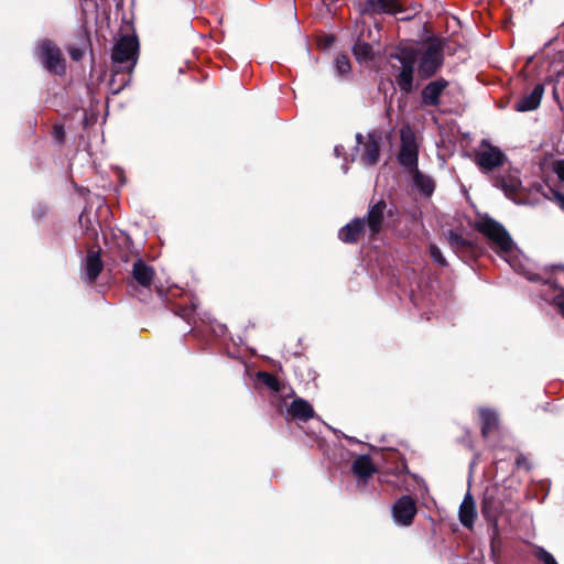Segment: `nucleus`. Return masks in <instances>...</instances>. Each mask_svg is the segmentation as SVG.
<instances>
[{"label": "nucleus", "mask_w": 564, "mask_h": 564, "mask_svg": "<svg viewBox=\"0 0 564 564\" xmlns=\"http://www.w3.org/2000/svg\"><path fill=\"white\" fill-rule=\"evenodd\" d=\"M474 228L500 251L509 252L512 250L513 241L510 234L496 219L485 215L475 223Z\"/></svg>", "instance_id": "1"}, {"label": "nucleus", "mask_w": 564, "mask_h": 564, "mask_svg": "<svg viewBox=\"0 0 564 564\" xmlns=\"http://www.w3.org/2000/svg\"><path fill=\"white\" fill-rule=\"evenodd\" d=\"M139 54V41L135 35H123L113 45L111 59L112 68L133 72Z\"/></svg>", "instance_id": "2"}, {"label": "nucleus", "mask_w": 564, "mask_h": 564, "mask_svg": "<svg viewBox=\"0 0 564 564\" xmlns=\"http://www.w3.org/2000/svg\"><path fill=\"white\" fill-rule=\"evenodd\" d=\"M417 54L419 52L414 47H402L391 55L401 64L400 72L395 75V83L404 95L411 94L414 89L413 82Z\"/></svg>", "instance_id": "3"}, {"label": "nucleus", "mask_w": 564, "mask_h": 564, "mask_svg": "<svg viewBox=\"0 0 564 564\" xmlns=\"http://www.w3.org/2000/svg\"><path fill=\"white\" fill-rule=\"evenodd\" d=\"M156 292L169 311L188 324L192 322L195 316L196 305L187 295H182L178 289L164 291L162 288H156Z\"/></svg>", "instance_id": "4"}, {"label": "nucleus", "mask_w": 564, "mask_h": 564, "mask_svg": "<svg viewBox=\"0 0 564 564\" xmlns=\"http://www.w3.org/2000/svg\"><path fill=\"white\" fill-rule=\"evenodd\" d=\"M443 40L433 37L419 59L417 72L421 79L432 78L444 64Z\"/></svg>", "instance_id": "5"}, {"label": "nucleus", "mask_w": 564, "mask_h": 564, "mask_svg": "<svg viewBox=\"0 0 564 564\" xmlns=\"http://www.w3.org/2000/svg\"><path fill=\"white\" fill-rule=\"evenodd\" d=\"M37 57L43 67L51 74L63 76L66 73V59L62 50L51 40L45 39L40 42Z\"/></svg>", "instance_id": "6"}, {"label": "nucleus", "mask_w": 564, "mask_h": 564, "mask_svg": "<svg viewBox=\"0 0 564 564\" xmlns=\"http://www.w3.org/2000/svg\"><path fill=\"white\" fill-rule=\"evenodd\" d=\"M507 155L488 139H482L479 149L474 152V162L484 173L491 172L505 164Z\"/></svg>", "instance_id": "7"}, {"label": "nucleus", "mask_w": 564, "mask_h": 564, "mask_svg": "<svg viewBox=\"0 0 564 564\" xmlns=\"http://www.w3.org/2000/svg\"><path fill=\"white\" fill-rule=\"evenodd\" d=\"M401 148L398 154V162L406 171L416 170L419 162V145L416 138L409 126L403 127L400 132Z\"/></svg>", "instance_id": "8"}, {"label": "nucleus", "mask_w": 564, "mask_h": 564, "mask_svg": "<svg viewBox=\"0 0 564 564\" xmlns=\"http://www.w3.org/2000/svg\"><path fill=\"white\" fill-rule=\"evenodd\" d=\"M388 205L383 198L376 202L372 199L369 203L367 214L361 219H365V226L369 231V238L376 239L384 228L386 209Z\"/></svg>", "instance_id": "9"}, {"label": "nucleus", "mask_w": 564, "mask_h": 564, "mask_svg": "<svg viewBox=\"0 0 564 564\" xmlns=\"http://www.w3.org/2000/svg\"><path fill=\"white\" fill-rule=\"evenodd\" d=\"M446 238L452 250L464 261L476 260L482 253V249L475 241L464 238L453 229L447 231Z\"/></svg>", "instance_id": "10"}, {"label": "nucleus", "mask_w": 564, "mask_h": 564, "mask_svg": "<svg viewBox=\"0 0 564 564\" xmlns=\"http://www.w3.org/2000/svg\"><path fill=\"white\" fill-rule=\"evenodd\" d=\"M405 11L401 0H364L359 4L361 15H397Z\"/></svg>", "instance_id": "11"}, {"label": "nucleus", "mask_w": 564, "mask_h": 564, "mask_svg": "<svg viewBox=\"0 0 564 564\" xmlns=\"http://www.w3.org/2000/svg\"><path fill=\"white\" fill-rule=\"evenodd\" d=\"M391 513L397 524L410 527L417 513L416 500L412 496H401L392 505Z\"/></svg>", "instance_id": "12"}, {"label": "nucleus", "mask_w": 564, "mask_h": 564, "mask_svg": "<svg viewBox=\"0 0 564 564\" xmlns=\"http://www.w3.org/2000/svg\"><path fill=\"white\" fill-rule=\"evenodd\" d=\"M503 503L498 496L497 488H487L481 500V514L487 522L497 525L498 518L502 513Z\"/></svg>", "instance_id": "13"}, {"label": "nucleus", "mask_w": 564, "mask_h": 564, "mask_svg": "<svg viewBox=\"0 0 564 564\" xmlns=\"http://www.w3.org/2000/svg\"><path fill=\"white\" fill-rule=\"evenodd\" d=\"M448 85V80L444 77L430 82L421 91L422 106L438 107L441 105V96Z\"/></svg>", "instance_id": "14"}, {"label": "nucleus", "mask_w": 564, "mask_h": 564, "mask_svg": "<svg viewBox=\"0 0 564 564\" xmlns=\"http://www.w3.org/2000/svg\"><path fill=\"white\" fill-rule=\"evenodd\" d=\"M365 219L356 217L338 230V239L346 245H357L366 232Z\"/></svg>", "instance_id": "15"}, {"label": "nucleus", "mask_w": 564, "mask_h": 564, "mask_svg": "<svg viewBox=\"0 0 564 564\" xmlns=\"http://www.w3.org/2000/svg\"><path fill=\"white\" fill-rule=\"evenodd\" d=\"M382 135L379 131L369 132L362 147L361 160L367 165H375L380 159Z\"/></svg>", "instance_id": "16"}, {"label": "nucleus", "mask_w": 564, "mask_h": 564, "mask_svg": "<svg viewBox=\"0 0 564 564\" xmlns=\"http://www.w3.org/2000/svg\"><path fill=\"white\" fill-rule=\"evenodd\" d=\"M104 270V262L100 256V248L89 249L85 260V278L89 284H94Z\"/></svg>", "instance_id": "17"}, {"label": "nucleus", "mask_w": 564, "mask_h": 564, "mask_svg": "<svg viewBox=\"0 0 564 564\" xmlns=\"http://www.w3.org/2000/svg\"><path fill=\"white\" fill-rule=\"evenodd\" d=\"M544 94V85L536 84L532 91L522 96L514 105L513 109L518 112H527L535 110L542 100Z\"/></svg>", "instance_id": "18"}, {"label": "nucleus", "mask_w": 564, "mask_h": 564, "mask_svg": "<svg viewBox=\"0 0 564 564\" xmlns=\"http://www.w3.org/2000/svg\"><path fill=\"white\" fill-rule=\"evenodd\" d=\"M132 278L142 288L149 289L153 282L155 271L143 259L137 258L132 264Z\"/></svg>", "instance_id": "19"}, {"label": "nucleus", "mask_w": 564, "mask_h": 564, "mask_svg": "<svg viewBox=\"0 0 564 564\" xmlns=\"http://www.w3.org/2000/svg\"><path fill=\"white\" fill-rule=\"evenodd\" d=\"M288 415L293 420L306 422L315 415L311 403L302 398H295L288 406Z\"/></svg>", "instance_id": "20"}, {"label": "nucleus", "mask_w": 564, "mask_h": 564, "mask_svg": "<svg viewBox=\"0 0 564 564\" xmlns=\"http://www.w3.org/2000/svg\"><path fill=\"white\" fill-rule=\"evenodd\" d=\"M476 514L477 513H476L475 500H474V497L471 496V494L468 491L465 495V497L459 506V512H458L459 521L465 528L470 529L474 525Z\"/></svg>", "instance_id": "21"}, {"label": "nucleus", "mask_w": 564, "mask_h": 564, "mask_svg": "<svg viewBox=\"0 0 564 564\" xmlns=\"http://www.w3.org/2000/svg\"><path fill=\"white\" fill-rule=\"evenodd\" d=\"M351 471L360 480L366 481L377 473V467L369 455H359L352 463Z\"/></svg>", "instance_id": "22"}, {"label": "nucleus", "mask_w": 564, "mask_h": 564, "mask_svg": "<svg viewBox=\"0 0 564 564\" xmlns=\"http://www.w3.org/2000/svg\"><path fill=\"white\" fill-rule=\"evenodd\" d=\"M408 172L412 175L413 183L420 189V192L426 197L432 196L435 191L434 180L431 176L423 174L419 167Z\"/></svg>", "instance_id": "23"}, {"label": "nucleus", "mask_w": 564, "mask_h": 564, "mask_svg": "<svg viewBox=\"0 0 564 564\" xmlns=\"http://www.w3.org/2000/svg\"><path fill=\"white\" fill-rule=\"evenodd\" d=\"M494 185L500 188L508 197L516 195L520 188L521 182L513 175H498L494 178Z\"/></svg>", "instance_id": "24"}, {"label": "nucleus", "mask_w": 564, "mask_h": 564, "mask_svg": "<svg viewBox=\"0 0 564 564\" xmlns=\"http://www.w3.org/2000/svg\"><path fill=\"white\" fill-rule=\"evenodd\" d=\"M131 74L132 72L123 70L120 68H112V74L109 80V87L112 94H119L130 84Z\"/></svg>", "instance_id": "25"}, {"label": "nucleus", "mask_w": 564, "mask_h": 564, "mask_svg": "<svg viewBox=\"0 0 564 564\" xmlns=\"http://www.w3.org/2000/svg\"><path fill=\"white\" fill-rule=\"evenodd\" d=\"M481 435L487 438L492 432L498 429L497 413L489 409L480 410Z\"/></svg>", "instance_id": "26"}, {"label": "nucleus", "mask_w": 564, "mask_h": 564, "mask_svg": "<svg viewBox=\"0 0 564 564\" xmlns=\"http://www.w3.org/2000/svg\"><path fill=\"white\" fill-rule=\"evenodd\" d=\"M352 54L359 63L371 62L376 57L372 45L360 40L354 44Z\"/></svg>", "instance_id": "27"}, {"label": "nucleus", "mask_w": 564, "mask_h": 564, "mask_svg": "<svg viewBox=\"0 0 564 564\" xmlns=\"http://www.w3.org/2000/svg\"><path fill=\"white\" fill-rule=\"evenodd\" d=\"M117 247L118 250L116 253L118 258L124 263L130 261L132 254L135 253V256H138V253L133 250V242L129 236L122 237L121 242H118Z\"/></svg>", "instance_id": "28"}, {"label": "nucleus", "mask_w": 564, "mask_h": 564, "mask_svg": "<svg viewBox=\"0 0 564 564\" xmlns=\"http://www.w3.org/2000/svg\"><path fill=\"white\" fill-rule=\"evenodd\" d=\"M257 378L260 383H262L273 392L282 391V383L275 375L267 371H259L257 373Z\"/></svg>", "instance_id": "29"}, {"label": "nucleus", "mask_w": 564, "mask_h": 564, "mask_svg": "<svg viewBox=\"0 0 564 564\" xmlns=\"http://www.w3.org/2000/svg\"><path fill=\"white\" fill-rule=\"evenodd\" d=\"M335 67H336L338 75H340V76L348 75L351 70V65H350V61H349L348 56H346L344 54L338 55L335 61Z\"/></svg>", "instance_id": "30"}, {"label": "nucleus", "mask_w": 564, "mask_h": 564, "mask_svg": "<svg viewBox=\"0 0 564 564\" xmlns=\"http://www.w3.org/2000/svg\"><path fill=\"white\" fill-rule=\"evenodd\" d=\"M429 254H430L431 259L440 267H447L448 263H447L445 257L443 256L441 249L436 245H434V243L430 245Z\"/></svg>", "instance_id": "31"}, {"label": "nucleus", "mask_w": 564, "mask_h": 564, "mask_svg": "<svg viewBox=\"0 0 564 564\" xmlns=\"http://www.w3.org/2000/svg\"><path fill=\"white\" fill-rule=\"evenodd\" d=\"M51 134L57 144H64L66 140L65 129L62 124L55 123L52 127Z\"/></svg>", "instance_id": "32"}, {"label": "nucleus", "mask_w": 564, "mask_h": 564, "mask_svg": "<svg viewBox=\"0 0 564 564\" xmlns=\"http://www.w3.org/2000/svg\"><path fill=\"white\" fill-rule=\"evenodd\" d=\"M536 557L544 564H558L554 556L543 547H539Z\"/></svg>", "instance_id": "33"}, {"label": "nucleus", "mask_w": 564, "mask_h": 564, "mask_svg": "<svg viewBox=\"0 0 564 564\" xmlns=\"http://www.w3.org/2000/svg\"><path fill=\"white\" fill-rule=\"evenodd\" d=\"M398 217H399V209L395 206H391L389 209L387 208L386 209L387 227L390 226V223H392L394 226Z\"/></svg>", "instance_id": "34"}, {"label": "nucleus", "mask_w": 564, "mask_h": 564, "mask_svg": "<svg viewBox=\"0 0 564 564\" xmlns=\"http://www.w3.org/2000/svg\"><path fill=\"white\" fill-rule=\"evenodd\" d=\"M85 48L84 47H77V46H69L68 47V54L73 61H80L84 56Z\"/></svg>", "instance_id": "35"}, {"label": "nucleus", "mask_w": 564, "mask_h": 564, "mask_svg": "<svg viewBox=\"0 0 564 564\" xmlns=\"http://www.w3.org/2000/svg\"><path fill=\"white\" fill-rule=\"evenodd\" d=\"M516 466L520 469V468H523L525 470H530L531 469V463L530 460L528 459L527 456H524L523 454H519L516 458Z\"/></svg>", "instance_id": "36"}, {"label": "nucleus", "mask_w": 564, "mask_h": 564, "mask_svg": "<svg viewBox=\"0 0 564 564\" xmlns=\"http://www.w3.org/2000/svg\"><path fill=\"white\" fill-rule=\"evenodd\" d=\"M553 171L560 178V181H564V159L557 160L553 164Z\"/></svg>", "instance_id": "37"}, {"label": "nucleus", "mask_w": 564, "mask_h": 564, "mask_svg": "<svg viewBox=\"0 0 564 564\" xmlns=\"http://www.w3.org/2000/svg\"><path fill=\"white\" fill-rule=\"evenodd\" d=\"M555 304L558 307L562 317L564 318V293L555 299Z\"/></svg>", "instance_id": "38"}, {"label": "nucleus", "mask_w": 564, "mask_h": 564, "mask_svg": "<svg viewBox=\"0 0 564 564\" xmlns=\"http://www.w3.org/2000/svg\"><path fill=\"white\" fill-rule=\"evenodd\" d=\"M555 197H556V200H557L560 207L564 210V194L557 192L555 194Z\"/></svg>", "instance_id": "39"}, {"label": "nucleus", "mask_w": 564, "mask_h": 564, "mask_svg": "<svg viewBox=\"0 0 564 564\" xmlns=\"http://www.w3.org/2000/svg\"><path fill=\"white\" fill-rule=\"evenodd\" d=\"M356 142H357L358 145H362L364 147L366 141H365V138H364V135L361 133H357L356 134Z\"/></svg>", "instance_id": "40"}, {"label": "nucleus", "mask_w": 564, "mask_h": 564, "mask_svg": "<svg viewBox=\"0 0 564 564\" xmlns=\"http://www.w3.org/2000/svg\"><path fill=\"white\" fill-rule=\"evenodd\" d=\"M340 148H341L340 145H336V147H335V154H336L337 156H339V155H340Z\"/></svg>", "instance_id": "41"}, {"label": "nucleus", "mask_w": 564, "mask_h": 564, "mask_svg": "<svg viewBox=\"0 0 564 564\" xmlns=\"http://www.w3.org/2000/svg\"><path fill=\"white\" fill-rule=\"evenodd\" d=\"M563 183H564V180H563Z\"/></svg>", "instance_id": "42"}]
</instances>
